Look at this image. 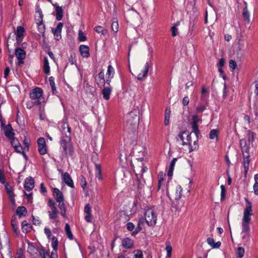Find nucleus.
Returning <instances> with one entry per match:
<instances>
[{
  "instance_id": "obj_1",
  "label": "nucleus",
  "mask_w": 258,
  "mask_h": 258,
  "mask_svg": "<svg viewBox=\"0 0 258 258\" xmlns=\"http://www.w3.org/2000/svg\"><path fill=\"white\" fill-rule=\"evenodd\" d=\"M246 206L243 212V216L242 219V233H244L242 239L248 242L250 240V227L249 223L251 221L252 213V204L245 199Z\"/></svg>"
},
{
  "instance_id": "obj_61",
  "label": "nucleus",
  "mask_w": 258,
  "mask_h": 258,
  "mask_svg": "<svg viewBox=\"0 0 258 258\" xmlns=\"http://www.w3.org/2000/svg\"><path fill=\"white\" fill-rule=\"evenodd\" d=\"M11 225L12 226L14 232L16 234H18V226L16 223H14V221H12L11 222Z\"/></svg>"
},
{
  "instance_id": "obj_44",
  "label": "nucleus",
  "mask_w": 258,
  "mask_h": 258,
  "mask_svg": "<svg viewBox=\"0 0 258 258\" xmlns=\"http://www.w3.org/2000/svg\"><path fill=\"white\" fill-rule=\"evenodd\" d=\"M49 81L50 83V85L51 86L52 93L54 94V93L56 92V87L55 86V83H54V78L53 77H50L49 78Z\"/></svg>"
},
{
  "instance_id": "obj_62",
  "label": "nucleus",
  "mask_w": 258,
  "mask_h": 258,
  "mask_svg": "<svg viewBox=\"0 0 258 258\" xmlns=\"http://www.w3.org/2000/svg\"><path fill=\"white\" fill-rule=\"evenodd\" d=\"M84 212L86 213V214H91V208L89 204H87L85 206L84 208Z\"/></svg>"
},
{
  "instance_id": "obj_17",
  "label": "nucleus",
  "mask_w": 258,
  "mask_h": 258,
  "mask_svg": "<svg viewBox=\"0 0 258 258\" xmlns=\"http://www.w3.org/2000/svg\"><path fill=\"white\" fill-rule=\"evenodd\" d=\"M53 193L55 200L57 202L64 201V197L62 192L58 188H54L53 189Z\"/></svg>"
},
{
  "instance_id": "obj_57",
  "label": "nucleus",
  "mask_w": 258,
  "mask_h": 258,
  "mask_svg": "<svg viewBox=\"0 0 258 258\" xmlns=\"http://www.w3.org/2000/svg\"><path fill=\"white\" fill-rule=\"evenodd\" d=\"M229 66L230 69H231L232 71H233L235 69V68L237 66V64L235 61H234L233 60H230L229 61Z\"/></svg>"
},
{
  "instance_id": "obj_36",
  "label": "nucleus",
  "mask_w": 258,
  "mask_h": 258,
  "mask_svg": "<svg viewBox=\"0 0 258 258\" xmlns=\"http://www.w3.org/2000/svg\"><path fill=\"white\" fill-rule=\"evenodd\" d=\"M170 113L171 111L170 108L167 107L165 111L164 117V124L166 126L168 125L169 124Z\"/></svg>"
},
{
  "instance_id": "obj_11",
  "label": "nucleus",
  "mask_w": 258,
  "mask_h": 258,
  "mask_svg": "<svg viewBox=\"0 0 258 258\" xmlns=\"http://www.w3.org/2000/svg\"><path fill=\"white\" fill-rule=\"evenodd\" d=\"M61 133L62 136L61 138H66L67 136L71 137V127H70L68 122H63L61 125Z\"/></svg>"
},
{
  "instance_id": "obj_56",
  "label": "nucleus",
  "mask_w": 258,
  "mask_h": 258,
  "mask_svg": "<svg viewBox=\"0 0 258 258\" xmlns=\"http://www.w3.org/2000/svg\"><path fill=\"white\" fill-rule=\"evenodd\" d=\"M80 179L81 181V185L83 189H85L87 185V182L85 178L83 176H81Z\"/></svg>"
},
{
  "instance_id": "obj_41",
  "label": "nucleus",
  "mask_w": 258,
  "mask_h": 258,
  "mask_svg": "<svg viewBox=\"0 0 258 258\" xmlns=\"http://www.w3.org/2000/svg\"><path fill=\"white\" fill-rule=\"evenodd\" d=\"M65 231L68 238L70 239H72L73 238V235L71 231L70 227L69 224H66L65 226Z\"/></svg>"
},
{
  "instance_id": "obj_40",
  "label": "nucleus",
  "mask_w": 258,
  "mask_h": 258,
  "mask_svg": "<svg viewBox=\"0 0 258 258\" xmlns=\"http://www.w3.org/2000/svg\"><path fill=\"white\" fill-rule=\"evenodd\" d=\"M94 30L98 33H101L103 35H105L107 32L105 29L100 26L95 27Z\"/></svg>"
},
{
  "instance_id": "obj_3",
  "label": "nucleus",
  "mask_w": 258,
  "mask_h": 258,
  "mask_svg": "<svg viewBox=\"0 0 258 258\" xmlns=\"http://www.w3.org/2000/svg\"><path fill=\"white\" fill-rule=\"evenodd\" d=\"M144 217L145 222L149 226H154L157 222V214L154 208H148L145 210Z\"/></svg>"
},
{
  "instance_id": "obj_42",
  "label": "nucleus",
  "mask_w": 258,
  "mask_h": 258,
  "mask_svg": "<svg viewBox=\"0 0 258 258\" xmlns=\"http://www.w3.org/2000/svg\"><path fill=\"white\" fill-rule=\"evenodd\" d=\"M172 247L168 241L166 242V250L167 251V257L169 258L171 256Z\"/></svg>"
},
{
  "instance_id": "obj_52",
  "label": "nucleus",
  "mask_w": 258,
  "mask_h": 258,
  "mask_svg": "<svg viewBox=\"0 0 258 258\" xmlns=\"http://www.w3.org/2000/svg\"><path fill=\"white\" fill-rule=\"evenodd\" d=\"M11 140V143L14 148L19 145V142L17 139L14 137L10 139Z\"/></svg>"
},
{
  "instance_id": "obj_35",
  "label": "nucleus",
  "mask_w": 258,
  "mask_h": 258,
  "mask_svg": "<svg viewBox=\"0 0 258 258\" xmlns=\"http://www.w3.org/2000/svg\"><path fill=\"white\" fill-rule=\"evenodd\" d=\"M32 228V226L28 223L26 221H23L22 222V229L23 232L27 233L29 232Z\"/></svg>"
},
{
  "instance_id": "obj_31",
  "label": "nucleus",
  "mask_w": 258,
  "mask_h": 258,
  "mask_svg": "<svg viewBox=\"0 0 258 258\" xmlns=\"http://www.w3.org/2000/svg\"><path fill=\"white\" fill-rule=\"evenodd\" d=\"M16 213L19 217L21 218L22 217L26 216L27 211L25 207L20 206L18 207Z\"/></svg>"
},
{
  "instance_id": "obj_47",
  "label": "nucleus",
  "mask_w": 258,
  "mask_h": 258,
  "mask_svg": "<svg viewBox=\"0 0 258 258\" xmlns=\"http://www.w3.org/2000/svg\"><path fill=\"white\" fill-rule=\"evenodd\" d=\"M134 258H143V254L141 250L139 249L135 250L133 251Z\"/></svg>"
},
{
  "instance_id": "obj_21",
  "label": "nucleus",
  "mask_w": 258,
  "mask_h": 258,
  "mask_svg": "<svg viewBox=\"0 0 258 258\" xmlns=\"http://www.w3.org/2000/svg\"><path fill=\"white\" fill-rule=\"evenodd\" d=\"M5 136L8 138L10 139L14 137L15 134L13 132V129L10 124L5 126L4 128Z\"/></svg>"
},
{
  "instance_id": "obj_60",
  "label": "nucleus",
  "mask_w": 258,
  "mask_h": 258,
  "mask_svg": "<svg viewBox=\"0 0 258 258\" xmlns=\"http://www.w3.org/2000/svg\"><path fill=\"white\" fill-rule=\"evenodd\" d=\"M126 228L128 231H132L135 228V225L133 223L128 222L126 224Z\"/></svg>"
},
{
  "instance_id": "obj_50",
  "label": "nucleus",
  "mask_w": 258,
  "mask_h": 258,
  "mask_svg": "<svg viewBox=\"0 0 258 258\" xmlns=\"http://www.w3.org/2000/svg\"><path fill=\"white\" fill-rule=\"evenodd\" d=\"M111 29L114 32H117L118 30V24L117 21H113L111 24Z\"/></svg>"
},
{
  "instance_id": "obj_55",
  "label": "nucleus",
  "mask_w": 258,
  "mask_h": 258,
  "mask_svg": "<svg viewBox=\"0 0 258 258\" xmlns=\"http://www.w3.org/2000/svg\"><path fill=\"white\" fill-rule=\"evenodd\" d=\"M221 200H224L225 196L226 190L224 185H221Z\"/></svg>"
},
{
  "instance_id": "obj_43",
  "label": "nucleus",
  "mask_w": 258,
  "mask_h": 258,
  "mask_svg": "<svg viewBox=\"0 0 258 258\" xmlns=\"http://www.w3.org/2000/svg\"><path fill=\"white\" fill-rule=\"evenodd\" d=\"M209 96V93L205 86H203L202 87L201 91V98L202 99H205L207 98Z\"/></svg>"
},
{
  "instance_id": "obj_53",
  "label": "nucleus",
  "mask_w": 258,
  "mask_h": 258,
  "mask_svg": "<svg viewBox=\"0 0 258 258\" xmlns=\"http://www.w3.org/2000/svg\"><path fill=\"white\" fill-rule=\"evenodd\" d=\"M78 35L79 41H84L86 40V36L81 30H79Z\"/></svg>"
},
{
  "instance_id": "obj_8",
  "label": "nucleus",
  "mask_w": 258,
  "mask_h": 258,
  "mask_svg": "<svg viewBox=\"0 0 258 258\" xmlns=\"http://www.w3.org/2000/svg\"><path fill=\"white\" fill-rule=\"evenodd\" d=\"M115 74V70L113 67L109 65L107 67V71L106 72V83L108 85H110L111 79H112L114 77V75Z\"/></svg>"
},
{
  "instance_id": "obj_39",
  "label": "nucleus",
  "mask_w": 258,
  "mask_h": 258,
  "mask_svg": "<svg viewBox=\"0 0 258 258\" xmlns=\"http://www.w3.org/2000/svg\"><path fill=\"white\" fill-rule=\"evenodd\" d=\"M254 183L253 186L254 193L255 195H258V174L254 175Z\"/></svg>"
},
{
  "instance_id": "obj_6",
  "label": "nucleus",
  "mask_w": 258,
  "mask_h": 258,
  "mask_svg": "<svg viewBox=\"0 0 258 258\" xmlns=\"http://www.w3.org/2000/svg\"><path fill=\"white\" fill-rule=\"evenodd\" d=\"M191 134L187 132H183L178 135V140L182 142V145H188L191 143Z\"/></svg>"
},
{
  "instance_id": "obj_22",
  "label": "nucleus",
  "mask_w": 258,
  "mask_h": 258,
  "mask_svg": "<svg viewBox=\"0 0 258 258\" xmlns=\"http://www.w3.org/2000/svg\"><path fill=\"white\" fill-rule=\"evenodd\" d=\"M81 55L84 57H88L90 56L89 48L85 45H81L79 47Z\"/></svg>"
},
{
  "instance_id": "obj_37",
  "label": "nucleus",
  "mask_w": 258,
  "mask_h": 258,
  "mask_svg": "<svg viewBox=\"0 0 258 258\" xmlns=\"http://www.w3.org/2000/svg\"><path fill=\"white\" fill-rule=\"evenodd\" d=\"M242 15L243 17V18L245 21H246L247 22H250V14L247 9V6L246 3H245V6L243 8V13Z\"/></svg>"
},
{
  "instance_id": "obj_28",
  "label": "nucleus",
  "mask_w": 258,
  "mask_h": 258,
  "mask_svg": "<svg viewBox=\"0 0 258 258\" xmlns=\"http://www.w3.org/2000/svg\"><path fill=\"white\" fill-rule=\"evenodd\" d=\"M49 218L50 220L55 219L58 215L59 212L56 207L50 208V211H48Z\"/></svg>"
},
{
  "instance_id": "obj_10",
  "label": "nucleus",
  "mask_w": 258,
  "mask_h": 258,
  "mask_svg": "<svg viewBox=\"0 0 258 258\" xmlns=\"http://www.w3.org/2000/svg\"><path fill=\"white\" fill-rule=\"evenodd\" d=\"M36 20L37 21V24L38 25V30L40 34L43 35L45 32V25L42 22V14L41 12L39 13V16H38V19L36 18Z\"/></svg>"
},
{
  "instance_id": "obj_38",
  "label": "nucleus",
  "mask_w": 258,
  "mask_h": 258,
  "mask_svg": "<svg viewBox=\"0 0 258 258\" xmlns=\"http://www.w3.org/2000/svg\"><path fill=\"white\" fill-rule=\"evenodd\" d=\"M43 70L44 73L46 74H48L50 73V67L49 66L48 60L47 57H45L44 59Z\"/></svg>"
},
{
  "instance_id": "obj_45",
  "label": "nucleus",
  "mask_w": 258,
  "mask_h": 258,
  "mask_svg": "<svg viewBox=\"0 0 258 258\" xmlns=\"http://www.w3.org/2000/svg\"><path fill=\"white\" fill-rule=\"evenodd\" d=\"M244 253V249L242 247H239L237 249V258H242Z\"/></svg>"
},
{
  "instance_id": "obj_58",
  "label": "nucleus",
  "mask_w": 258,
  "mask_h": 258,
  "mask_svg": "<svg viewBox=\"0 0 258 258\" xmlns=\"http://www.w3.org/2000/svg\"><path fill=\"white\" fill-rule=\"evenodd\" d=\"M47 205H48V206L50 208L56 207V204H55V202L53 200H52V199H49L48 200V203H47Z\"/></svg>"
},
{
  "instance_id": "obj_27",
  "label": "nucleus",
  "mask_w": 258,
  "mask_h": 258,
  "mask_svg": "<svg viewBox=\"0 0 258 258\" xmlns=\"http://www.w3.org/2000/svg\"><path fill=\"white\" fill-rule=\"evenodd\" d=\"M182 189L180 185L176 186L175 192L173 194V198L176 201H178L181 198Z\"/></svg>"
},
{
  "instance_id": "obj_9",
  "label": "nucleus",
  "mask_w": 258,
  "mask_h": 258,
  "mask_svg": "<svg viewBox=\"0 0 258 258\" xmlns=\"http://www.w3.org/2000/svg\"><path fill=\"white\" fill-rule=\"evenodd\" d=\"M150 67L148 62L145 63L144 69L137 76V79L138 80L143 81L147 77Z\"/></svg>"
},
{
  "instance_id": "obj_32",
  "label": "nucleus",
  "mask_w": 258,
  "mask_h": 258,
  "mask_svg": "<svg viewBox=\"0 0 258 258\" xmlns=\"http://www.w3.org/2000/svg\"><path fill=\"white\" fill-rule=\"evenodd\" d=\"M98 84L104 86L106 83V80L104 79V75L103 71H101L98 75V79H96Z\"/></svg>"
},
{
  "instance_id": "obj_4",
  "label": "nucleus",
  "mask_w": 258,
  "mask_h": 258,
  "mask_svg": "<svg viewBox=\"0 0 258 258\" xmlns=\"http://www.w3.org/2000/svg\"><path fill=\"white\" fill-rule=\"evenodd\" d=\"M60 148L62 149L63 155L67 156L68 154L72 155L74 153L73 146L71 144V138L67 136L66 138H61L60 141Z\"/></svg>"
},
{
  "instance_id": "obj_23",
  "label": "nucleus",
  "mask_w": 258,
  "mask_h": 258,
  "mask_svg": "<svg viewBox=\"0 0 258 258\" xmlns=\"http://www.w3.org/2000/svg\"><path fill=\"white\" fill-rule=\"evenodd\" d=\"M145 219L144 218H140L138 222V225L137 227L135 228V230L133 231L132 233V235L135 236L137 235L140 231L142 230L143 225L144 223Z\"/></svg>"
},
{
  "instance_id": "obj_15",
  "label": "nucleus",
  "mask_w": 258,
  "mask_h": 258,
  "mask_svg": "<svg viewBox=\"0 0 258 258\" xmlns=\"http://www.w3.org/2000/svg\"><path fill=\"white\" fill-rule=\"evenodd\" d=\"M122 246L126 249H130L134 247L133 240L128 237L123 238L121 241Z\"/></svg>"
},
{
  "instance_id": "obj_26",
  "label": "nucleus",
  "mask_w": 258,
  "mask_h": 258,
  "mask_svg": "<svg viewBox=\"0 0 258 258\" xmlns=\"http://www.w3.org/2000/svg\"><path fill=\"white\" fill-rule=\"evenodd\" d=\"M55 8L56 12V18L58 21H60L62 19L63 17V10L57 4L53 5Z\"/></svg>"
},
{
  "instance_id": "obj_25",
  "label": "nucleus",
  "mask_w": 258,
  "mask_h": 258,
  "mask_svg": "<svg viewBox=\"0 0 258 258\" xmlns=\"http://www.w3.org/2000/svg\"><path fill=\"white\" fill-rule=\"evenodd\" d=\"M63 180L68 186L72 188L74 187V182L68 172L63 174Z\"/></svg>"
},
{
  "instance_id": "obj_13",
  "label": "nucleus",
  "mask_w": 258,
  "mask_h": 258,
  "mask_svg": "<svg viewBox=\"0 0 258 258\" xmlns=\"http://www.w3.org/2000/svg\"><path fill=\"white\" fill-rule=\"evenodd\" d=\"M24 188L27 191L31 190L34 187V180L31 177H27L25 181Z\"/></svg>"
},
{
  "instance_id": "obj_16",
  "label": "nucleus",
  "mask_w": 258,
  "mask_h": 258,
  "mask_svg": "<svg viewBox=\"0 0 258 258\" xmlns=\"http://www.w3.org/2000/svg\"><path fill=\"white\" fill-rule=\"evenodd\" d=\"M243 154V167L244 168V172L246 175L249 169V164L250 162L249 153H245Z\"/></svg>"
},
{
  "instance_id": "obj_33",
  "label": "nucleus",
  "mask_w": 258,
  "mask_h": 258,
  "mask_svg": "<svg viewBox=\"0 0 258 258\" xmlns=\"http://www.w3.org/2000/svg\"><path fill=\"white\" fill-rule=\"evenodd\" d=\"M219 133V131L218 130H212L209 133V138L211 140L216 139V141H218Z\"/></svg>"
},
{
  "instance_id": "obj_46",
  "label": "nucleus",
  "mask_w": 258,
  "mask_h": 258,
  "mask_svg": "<svg viewBox=\"0 0 258 258\" xmlns=\"http://www.w3.org/2000/svg\"><path fill=\"white\" fill-rule=\"evenodd\" d=\"M136 176L137 177V184L138 188L141 189L145 183V181L144 179H139V177L137 173H136Z\"/></svg>"
},
{
  "instance_id": "obj_54",
  "label": "nucleus",
  "mask_w": 258,
  "mask_h": 258,
  "mask_svg": "<svg viewBox=\"0 0 258 258\" xmlns=\"http://www.w3.org/2000/svg\"><path fill=\"white\" fill-rule=\"evenodd\" d=\"M39 253L42 256V258H48L49 257V253L45 251L44 249L39 250Z\"/></svg>"
},
{
  "instance_id": "obj_48",
  "label": "nucleus",
  "mask_w": 258,
  "mask_h": 258,
  "mask_svg": "<svg viewBox=\"0 0 258 258\" xmlns=\"http://www.w3.org/2000/svg\"><path fill=\"white\" fill-rule=\"evenodd\" d=\"M191 128L192 130V132L195 133L196 135L197 138H198V136L200 134V130L198 128V124H191Z\"/></svg>"
},
{
  "instance_id": "obj_20",
  "label": "nucleus",
  "mask_w": 258,
  "mask_h": 258,
  "mask_svg": "<svg viewBox=\"0 0 258 258\" xmlns=\"http://www.w3.org/2000/svg\"><path fill=\"white\" fill-rule=\"evenodd\" d=\"M15 55L18 59H24L26 58V53L23 49L17 47L15 49Z\"/></svg>"
},
{
  "instance_id": "obj_64",
  "label": "nucleus",
  "mask_w": 258,
  "mask_h": 258,
  "mask_svg": "<svg viewBox=\"0 0 258 258\" xmlns=\"http://www.w3.org/2000/svg\"><path fill=\"white\" fill-rule=\"evenodd\" d=\"M205 109H206L205 106L202 105H200L198 106V107H197L196 111L198 113L202 112Z\"/></svg>"
},
{
  "instance_id": "obj_12",
  "label": "nucleus",
  "mask_w": 258,
  "mask_h": 258,
  "mask_svg": "<svg viewBox=\"0 0 258 258\" xmlns=\"http://www.w3.org/2000/svg\"><path fill=\"white\" fill-rule=\"evenodd\" d=\"M24 31V28L22 26H19L17 27L16 32V40L18 43H20L22 42ZM15 35L16 33H14L13 34V36H14Z\"/></svg>"
},
{
  "instance_id": "obj_49",
  "label": "nucleus",
  "mask_w": 258,
  "mask_h": 258,
  "mask_svg": "<svg viewBox=\"0 0 258 258\" xmlns=\"http://www.w3.org/2000/svg\"><path fill=\"white\" fill-rule=\"evenodd\" d=\"M58 245V240L57 238L53 236L52 238L51 246L54 250H56Z\"/></svg>"
},
{
  "instance_id": "obj_2",
  "label": "nucleus",
  "mask_w": 258,
  "mask_h": 258,
  "mask_svg": "<svg viewBox=\"0 0 258 258\" xmlns=\"http://www.w3.org/2000/svg\"><path fill=\"white\" fill-rule=\"evenodd\" d=\"M126 125L132 128L136 127L139 123V111L134 109L126 117Z\"/></svg>"
},
{
  "instance_id": "obj_7",
  "label": "nucleus",
  "mask_w": 258,
  "mask_h": 258,
  "mask_svg": "<svg viewBox=\"0 0 258 258\" xmlns=\"http://www.w3.org/2000/svg\"><path fill=\"white\" fill-rule=\"evenodd\" d=\"M38 150L40 155H44L47 152L45 140L44 138H39L37 140Z\"/></svg>"
},
{
  "instance_id": "obj_14",
  "label": "nucleus",
  "mask_w": 258,
  "mask_h": 258,
  "mask_svg": "<svg viewBox=\"0 0 258 258\" xmlns=\"http://www.w3.org/2000/svg\"><path fill=\"white\" fill-rule=\"evenodd\" d=\"M62 26V23L59 22L58 23L56 27L54 29H53L52 30L56 40H58L61 38V32Z\"/></svg>"
},
{
  "instance_id": "obj_51",
  "label": "nucleus",
  "mask_w": 258,
  "mask_h": 258,
  "mask_svg": "<svg viewBox=\"0 0 258 258\" xmlns=\"http://www.w3.org/2000/svg\"><path fill=\"white\" fill-rule=\"evenodd\" d=\"M189 152H191L195 150H196L198 148V139L196 141H195L194 142V144L192 145L190 144V146H189Z\"/></svg>"
},
{
  "instance_id": "obj_24",
  "label": "nucleus",
  "mask_w": 258,
  "mask_h": 258,
  "mask_svg": "<svg viewBox=\"0 0 258 258\" xmlns=\"http://www.w3.org/2000/svg\"><path fill=\"white\" fill-rule=\"evenodd\" d=\"M108 86H109L105 87L102 91L103 98L106 100L109 99L110 95L112 92V87L110 86V85Z\"/></svg>"
},
{
  "instance_id": "obj_18",
  "label": "nucleus",
  "mask_w": 258,
  "mask_h": 258,
  "mask_svg": "<svg viewBox=\"0 0 258 258\" xmlns=\"http://www.w3.org/2000/svg\"><path fill=\"white\" fill-rule=\"evenodd\" d=\"M240 146L242 154L249 153V146L250 145L247 143L245 139H241L240 140Z\"/></svg>"
},
{
  "instance_id": "obj_63",
  "label": "nucleus",
  "mask_w": 258,
  "mask_h": 258,
  "mask_svg": "<svg viewBox=\"0 0 258 258\" xmlns=\"http://www.w3.org/2000/svg\"><path fill=\"white\" fill-rule=\"evenodd\" d=\"M177 160V159L176 158H174L172 159V160L170 163V167H169L171 171L173 170L174 166H175V163H176Z\"/></svg>"
},
{
  "instance_id": "obj_59",
  "label": "nucleus",
  "mask_w": 258,
  "mask_h": 258,
  "mask_svg": "<svg viewBox=\"0 0 258 258\" xmlns=\"http://www.w3.org/2000/svg\"><path fill=\"white\" fill-rule=\"evenodd\" d=\"M171 31L172 32V36H176L177 34V29L176 27V25L173 26L171 28Z\"/></svg>"
},
{
  "instance_id": "obj_19",
  "label": "nucleus",
  "mask_w": 258,
  "mask_h": 258,
  "mask_svg": "<svg viewBox=\"0 0 258 258\" xmlns=\"http://www.w3.org/2000/svg\"><path fill=\"white\" fill-rule=\"evenodd\" d=\"M5 188L7 192L9 195L10 199L12 203L15 202V194L13 192V188L12 186L10 185L8 183L5 184Z\"/></svg>"
},
{
  "instance_id": "obj_30",
  "label": "nucleus",
  "mask_w": 258,
  "mask_h": 258,
  "mask_svg": "<svg viewBox=\"0 0 258 258\" xmlns=\"http://www.w3.org/2000/svg\"><path fill=\"white\" fill-rule=\"evenodd\" d=\"M207 243L213 248H218L221 246V244L220 241H218L215 243L214 239L211 237L207 238Z\"/></svg>"
},
{
  "instance_id": "obj_34",
  "label": "nucleus",
  "mask_w": 258,
  "mask_h": 258,
  "mask_svg": "<svg viewBox=\"0 0 258 258\" xmlns=\"http://www.w3.org/2000/svg\"><path fill=\"white\" fill-rule=\"evenodd\" d=\"M58 203V207L60 210V214L63 216V218H66V207L65 204L63 202V201L62 202H59Z\"/></svg>"
},
{
  "instance_id": "obj_29",
  "label": "nucleus",
  "mask_w": 258,
  "mask_h": 258,
  "mask_svg": "<svg viewBox=\"0 0 258 258\" xmlns=\"http://www.w3.org/2000/svg\"><path fill=\"white\" fill-rule=\"evenodd\" d=\"M246 135L249 145H252V143L255 140V134L250 130H248L247 131Z\"/></svg>"
},
{
  "instance_id": "obj_5",
  "label": "nucleus",
  "mask_w": 258,
  "mask_h": 258,
  "mask_svg": "<svg viewBox=\"0 0 258 258\" xmlns=\"http://www.w3.org/2000/svg\"><path fill=\"white\" fill-rule=\"evenodd\" d=\"M42 95L43 90L39 87L32 89L29 93L30 98L34 100L33 104L36 105H40L44 101Z\"/></svg>"
}]
</instances>
